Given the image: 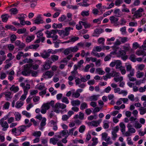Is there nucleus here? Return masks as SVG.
<instances>
[{
	"label": "nucleus",
	"mask_w": 146,
	"mask_h": 146,
	"mask_svg": "<svg viewBox=\"0 0 146 146\" xmlns=\"http://www.w3.org/2000/svg\"><path fill=\"white\" fill-rule=\"evenodd\" d=\"M32 66V64H29L25 65L23 70L21 72L22 74L25 76H29L31 72V69Z\"/></svg>",
	"instance_id": "1"
},
{
	"label": "nucleus",
	"mask_w": 146,
	"mask_h": 146,
	"mask_svg": "<svg viewBox=\"0 0 146 146\" xmlns=\"http://www.w3.org/2000/svg\"><path fill=\"white\" fill-rule=\"evenodd\" d=\"M43 21L42 19L41 15H38L36 17V19L34 20V23L35 24H39L40 23H43Z\"/></svg>",
	"instance_id": "2"
},
{
	"label": "nucleus",
	"mask_w": 146,
	"mask_h": 146,
	"mask_svg": "<svg viewBox=\"0 0 146 146\" xmlns=\"http://www.w3.org/2000/svg\"><path fill=\"white\" fill-rule=\"evenodd\" d=\"M66 107V105L64 104L59 102L57 103L55 105L54 108L56 109L61 108L63 109Z\"/></svg>",
	"instance_id": "3"
},
{
	"label": "nucleus",
	"mask_w": 146,
	"mask_h": 146,
	"mask_svg": "<svg viewBox=\"0 0 146 146\" xmlns=\"http://www.w3.org/2000/svg\"><path fill=\"white\" fill-rule=\"evenodd\" d=\"M26 127L25 125H22L18 127L17 128L18 134L20 135L21 132H24L25 130Z\"/></svg>",
	"instance_id": "4"
},
{
	"label": "nucleus",
	"mask_w": 146,
	"mask_h": 146,
	"mask_svg": "<svg viewBox=\"0 0 146 146\" xmlns=\"http://www.w3.org/2000/svg\"><path fill=\"white\" fill-rule=\"evenodd\" d=\"M54 73L53 72L47 71L43 74L42 76H48V78H51L53 76Z\"/></svg>",
	"instance_id": "5"
},
{
	"label": "nucleus",
	"mask_w": 146,
	"mask_h": 146,
	"mask_svg": "<svg viewBox=\"0 0 146 146\" xmlns=\"http://www.w3.org/2000/svg\"><path fill=\"white\" fill-rule=\"evenodd\" d=\"M40 54L42 58L45 59L48 58L50 56V54H49L48 53H47V52L45 50L44 51L43 53H40Z\"/></svg>",
	"instance_id": "6"
},
{
	"label": "nucleus",
	"mask_w": 146,
	"mask_h": 146,
	"mask_svg": "<svg viewBox=\"0 0 146 146\" xmlns=\"http://www.w3.org/2000/svg\"><path fill=\"white\" fill-rule=\"evenodd\" d=\"M9 15L8 14L2 15L1 16L2 21L3 22H6L7 21L8 18H9Z\"/></svg>",
	"instance_id": "7"
},
{
	"label": "nucleus",
	"mask_w": 146,
	"mask_h": 146,
	"mask_svg": "<svg viewBox=\"0 0 146 146\" xmlns=\"http://www.w3.org/2000/svg\"><path fill=\"white\" fill-rule=\"evenodd\" d=\"M71 104L73 106H79L80 104V101L78 100H73L71 101Z\"/></svg>",
	"instance_id": "8"
},
{
	"label": "nucleus",
	"mask_w": 146,
	"mask_h": 146,
	"mask_svg": "<svg viewBox=\"0 0 146 146\" xmlns=\"http://www.w3.org/2000/svg\"><path fill=\"white\" fill-rule=\"evenodd\" d=\"M1 126L3 127L2 130L4 131H6L9 127V125L6 121H4L3 123Z\"/></svg>",
	"instance_id": "9"
},
{
	"label": "nucleus",
	"mask_w": 146,
	"mask_h": 146,
	"mask_svg": "<svg viewBox=\"0 0 146 146\" xmlns=\"http://www.w3.org/2000/svg\"><path fill=\"white\" fill-rule=\"evenodd\" d=\"M10 90L14 92L15 93H16L19 91V88L18 86H15V85H13L10 88Z\"/></svg>",
	"instance_id": "10"
},
{
	"label": "nucleus",
	"mask_w": 146,
	"mask_h": 146,
	"mask_svg": "<svg viewBox=\"0 0 146 146\" xmlns=\"http://www.w3.org/2000/svg\"><path fill=\"white\" fill-rule=\"evenodd\" d=\"M5 27L7 29H10L14 31L17 30V29L12 25H6L5 26Z\"/></svg>",
	"instance_id": "11"
},
{
	"label": "nucleus",
	"mask_w": 146,
	"mask_h": 146,
	"mask_svg": "<svg viewBox=\"0 0 146 146\" xmlns=\"http://www.w3.org/2000/svg\"><path fill=\"white\" fill-rule=\"evenodd\" d=\"M126 54L125 51L123 50H120L117 53L118 57L123 56L125 55Z\"/></svg>",
	"instance_id": "12"
},
{
	"label": "nucleus",
	"mask_w": 146,
	"mask_h": 146,
	"mask_svg": "<svg viewBox=\"0 0 146 146\" xmlns=\"http://www.w3.org/2000/svg\"><path fill=\"white\" fill-rule=\"evenodd\" d=\"M35 36L34 35L31 36H29L27 37L26 39V41L28 42H29L33 40L34 39Z\"/></svg>",
	"instance_id": "13"
},
{
	"label": "nucleus",
	"mask_w": 146,
	"mask_h": 146,
	"mask_svg": "<svg viewBox=\"0 0 146 146\" xmlns=\"http://www.w3.org/2000/svg\"><path fill=\"white\" fill-rule=\"evenodd\" d=\"M62 27V23H59L58 24L55 23H54L52 25V27L54 29L61 28Z\"/></svg>",
	"instance_id": "14"
},
{
	"label": "nucleus",
	"mask_w": 146,
	"mask_h": 146,
	"mask_svg": "<svg viewBox=\"0 0 146 146\" xmlns=\"http://www.w3.org/2000/svg\"><path fill=\"white\" fill-rule=\"evenodd\" d=\"M15 119L16 121H19L21 119V115L20 114L19 112H15Z\"/></svg>",
	"instance_id": "15"
},
{
	"label": "nucleus",
	"mask_w": 146,
	"mask_h": 146,
	"mask_svg": "<svg viewBox=\"0 0 146 146\" xmlns=\"http://www.w3.org/2000/svg\"><path fill=\"white\" fill-rule=\"evenodd\" d=\"M120 11L119 9H116L114 11V13L115 14H117V15H116L115 16L116 17H120L121 15V14L120 13Z\"/></svg>",
	"instance_id": "16"
},
{
	"label": "nucleus",
	"mask_w": 146,
	"mask_h": 146,
	"mask_svg": "<svg viewBox=\"0 0 146 146\" xmlns=\"http://www.w3.org/2000/svg\"><path fill=\"white\" fill-rule=\"evenodd\" d=\"M18 9L16 8H12L9 10L11 14L15 15L18 13Z\"/></svg>",
	"instance_id": "17"
},
{
	"label": "nucleus",
	"mask_w": 146,
	"mask_h": 146,
	"mask_svg": "<svg viewBox=\"0 0 146 146\" xmlns=\"http://www.w3.org/2000/svg\"><path fill=\"white\" fill-rule=\"evenodd\" d=\"M58 141V139L57 138H51L50 139V143H52L54 145H55Z\"/></svg>",
	"instance_id": "18"
},
{
	"label": "nucleus",
	"mask_w": 146,
	"mask_h": 146,
	"mask_svg": "<svg viewBox=\"0 0 146 146\" xmlns=\"http://www.w3.org/2000/svg\"><path fill=\"white\" fill-rule=\"evenodd\" d=\"M134 13H135L133 15V17L135 16V18H136L140 17L142 16V14L139 12H137V11H135Z\"/></svg>",
	"instance_id": "19"
},
{
	"label": "nucleus",
	"mask_w": 146,
	"mask_h": 146,
	"mask_svg": "<svg viewBox=\"0 0 146 146\" xmlns=\"http://www.w3.org/2000/svg\"><path fill=\"white\" fill-rule=\"evenodd\" d=\"M50 58L53 62H54L58 60V56L55 55H52Z\"/></svg>",
	"instance_id": "20"
},
{
	"label": "nucleus",
	"mask_w": 146,
	"mask_h": 146,
	"mask_svg": "<svg viewBox=\"0 0 146 146\" xmlns=\"http://www.w3.org/2000/svg\"><path fill=\"white\" fill-rule=\"evenodd\" d=\"M70 31L68 27H66L65 29V33L64 34V36H68L69 34V32Z\"/></svg>",
	"instance_id": "21"
},
{
	"label": "nucleus",
	"mask_w": 146,
	"mask_h": 146,
	"mask_svg": "<svg viewBox=\"0 0 146 146\" xmlns=\"http://www.w3.org/2000/svg\"><path fill=\"white\" fill-rule=\"evenodd\" d=\"M107 75L108 76L110 77V78L111 76L114 77L116 76L117 74L114 71H113L112 72L108 73L107 74Z\"/></svg>",
	"instance_id": "22"
},
{
	"label": "nucleus",
	"mask_w": 146,
	"mask_h": 146,
	"mask_svg": "<svg viewBox=\"0 0 146 146\" xmlns=\"http://www.w3.org/2000/svg\"><path fill=\"white\" fill-rule=\"evenodd\" d=\"M26 31V29L23 28L21 29H19L18 30L17 33L19 34H23Z\"/></svg>",
	"instance_id": "23"
},
{
	"label": "nucleus",
	"mask_w": 146,
	"mask_h": 146,
	"mask_svg": "<svg viewBox=\"0 0 146 146\" xmlns=\"http://www.w3.org/2000/svg\"><path fill=\"white\" fill-rule=\"evenodd\" d=\"M17 38L16 36L15 35H11L10 37V40L11 43H13Z\"/></svg>",
	"instance_id": "24"
},
{
	"label": "nucleus",
	"mask_w": 146,
	"mask_h": 146,
	"mask_svg": "<svg viewBox=\"0 0 146 146\" xmlns=\"http://www.w3.org/2000/svg\"><path fill=\"white\" fill-rule=\"evenodd\" d=\"M86 127L85 125H82L80 127L79 129V131L80 133H83Z\"/></svg>",
	"instance_id": "25"
},
{
	"label": "nucleus",
	"mask_w": 146,
	"mask_h": 146,
	"mask_svg": "<svg viewBox=\"0 0 146 146\" xmlns=\"http://www.w3.org/2000/svg\"><path fill=\"white\" fill-rule=\"evenodd\" d=\"M98 99V97L97 95H93L90 97V100L91 101H96Z\"/></svg>",
	"instance_id": "26"
},
{
	"label": "nucleus",
	"mask_w": 146,
	"mask_h": 146,
	"mask_svg": "<svg viewBox=\"0 0 146 146\" xmlns=\"http://www.w3.org/2000/svg\"><path fill=\"white\" fill-rule=\"evenodd\" d=\"M71 52H76L78 50V48L77 46H75L74 47H70Z\"/></svg>",
	"instance_id": "27"
},
{
	"label": "nucleus",
	"mask_w": 146,
	"mask_h": 146,
	"mask_svg": "<svg viewBox=\"0 0 146 146\" xmlns=\"http://www.w3.org/2000/svg\"><path fill=\"white\" fill-rule=\"evenodd\" d=\"M135 56L134 54H132L129 57V59L132 61L135 62L136 61Z\"/></svg>",
	"instance_id": "28"
},
{
	"label": "nucleus",
	"mask_w": 146,
	"mask_h": 146,
	"mask_svg": "<svg viewBox=\"0 0 146 146\" xmlns=\"http://www.w3.org/2000/svg\"><path fill=\"white\" fill-rule=\"evenodd\" d=\"M23 56V52H19L16 56V58L17 60H19L21 59V57Z\"/></svg>",
	"instance_id": "29"
},
{
	"label": "nucleus",
	"mask_w": 146,
	"mask_h": 146,
	"mask_svg": "<svg viewBox=\"0 0 146 146\" xmlns=\"http://www.w3.org/2000/svg\"><path fill=\"white\" fill-rule=\"evenodd\" d=\"M87 108V104L86 103L84 102L81 104L80 108L81 110H84Z\"/></svg>",
	"instance_id": "30"
},
{
	"label": "nucleus",
	"mask_w": 146,
	"mask_h": 146,
	"mask_svg": "<svg viewBox=\"0 0 146 146\" xmlns=\"http://www.w3.org/2000/svg\"><path fill=\"white\" fill-rule=\"evenodd\" d=\"M46 119L44 117L42 120L40 124V126L42 127L44 126L46 124Z\"/></svg>",
	"instance_id": "31"
},
{
	"label": "nucleus",
	"mask_w": 146,
	"mask_h": 146,
	"mask_svg": "<svg viewBox=\"0 0 146 146\" xmlns=\"http://www.w3.org/2000/svg\"><path fill=\"white\" fill-rule=\"evenodd\" d=\"M137 74H136V77L137 78H140L142 77L144 75V73L143 72H140L139 71H138L137 73Z\"/></svg>",
	"instance_id": "32"
},
{
	"label": "nucleus",
	"mask_w": 146,
	"mask_h": 146,
	"mask_svg": "<svg viewBox=\"0 0 146 146\" xmlns=\"http://www.w3.org/2000/svg\"><path fill=\"white\" fill-rule=\"evenodd\" d=\"M96 71L97 72L99 73L100 75H103L105 73V72L102 70L101 68H98L96 69Z\"/></svg>",
	"instance_id": "33"
},
{
	"label": "nucleus",
	"mask_w": 146,
	"mask_h": 146,
	"mask_svg": "<svg viewBox=\"0 0 146 146\" xmlns=\"http://www.w3.org/2000/svg\"><path fill=\"white\" fill-rule=\"evenodd\" d=\"M23 104V103L22 102H19L18 101L16 103V105H15V107L18 108H21Z\"/></svg>",
	"instance_id": "34"
},
{
	"label": "nucleus",
	"mask_w": 146,
	"mask_h": 146,
	"mask_svg": "<svg viewBox=\"0 0 146 146\" xmlns=\"http://www.w3.org/2000/svg\"><path fill=\"white\" fill-rule=\"evenodd\" d=\"M89 11H83L81 12V15L83 17L88 16L89 14Z\"/></svg>",
	"instance_id": "35"
},
{
	"label": "nucleus",
	"mask_w": 146,
	"mask_h": 146,
	"mask_svg": "<svg viewBox=\"0 0 146 146\" xmlns=\"http://www.w3.org/2000/svg\"><path fill=\"white\" fill-rule=\"evenodd\" d=\"M60 133V135H62V136H64L68 133V131L67 130H64L61 131Z\"/></svg>",
	"instance_id": "36"
},
{
	"label": "nucleus",
	"mask_w": 146,
	"mask_h": 146,
	"mask_svg": "<svg viewBox=\"0 0 146 146\" xmlns=\"http://www.w3.org/2000/svg\"><path fill=\"white\" fill-rule=\"evenodd\" d=\"M144 51L143 50H139L137 51L136 54L138 56L143 55L144 54Z\"/></svg>",
	"instance_id": "37"
},
{
	"label": "nucleus",
	"mask_w": 146,
	"mask_h": 146,
	"mask_svg": "<svg viewBox=\"0 0 146 146\" xmlns=\"http://www.w3.org/2000/svg\"><path fill=\"white\" fill-rule=\"evenodd\" d=\"M62 101L67 104H68L69 103V101L67 98L65 97H63Z\"/></svg>",
	"instance_id": "38"
},
{
	"label": "nucleus",
	"mask_w": 146,
	"mask_h": 146,
	"mask_svg": "<svg viewBox=\"0 0 146 146\" xmlns=\"http://www.w3.org/2000/svg\"><path fill=\"white\" fill-rule=\"evenodd\" d=\"M80 94L78 92H76L75 93H73L72 94V96L73 98H78L80 96Z\"/></svg>",
	"instance_id": "39"
},
{
	"label": "nucleus",
	"mask_w": 146,
	"mask_h": 146,
	"mask_svg": "<svg viewBox=\"0 0 146 146\" xmlns=\"http://www.w3.org/2000/svg\"><path fill=\"white\" fill-rule=\"evenodd\" d=\"M50 65L48 63L46 64V63L45 62L44 64L43 65V68L45 70L49 69L50 68Z\"/></svg>",
	"instance_id": "40"
},
{
	"label": "nucleus",
	"mask_w": 146,
	"mask_h": 146,
	"mask_svg": "<svg viewBox=\"0 0 146 146\" xmlns=\"http://www.w3.org/2000/svg\"><path fill=\"white\" fill-rule=\"evenodd\" d=\"M22 114L28 117H30L31 116V115L28 112L26 111H23L22 112Z\"/></svg>",
	"instance_id": "41"
},
{
	"label": "nucleus",
	"mask_w": 146,
	"mask_h": 146,
	"mask_svg": "<svg viewBox=\"0 0 146 146\" xmlns=\"http://www.w3.org/2000/svg\"><path fill=\"white\" fill-rule=\"evenodd\" d=\"M70 48H66L64 50V53L66 55H68L71 52Z\"/></svg>",
	"instance_id": "42"
},
{
	"label": "nucleus",
	"mask_w": 146,
	"mask_h": 146,
	"mask_svg": "<svg viewBox=\"0 0 146 146\" xmlns=\"http://www.w3.org/2000/svg\"><path fill=\"white\" fill-rule=\"evenodd\" d=\"M140 111V114L141 115H143L145 113V108H144L143 107H141L139 109Z\"/></svg>",
	"instance_id": "43"
},
{
	"label": "nucleus",
	"mask_w": 146,
	"mask_h": 146,
	"mask_svg": "<svg viewBox=\"0 0 146 146\" xmlns=\"http://www.w3.org/2000/svg\"><path fill=\"white\" fill-rule=\"evenodd\" d=\"M102 139L106 141V139L107 138L108 136L107 133L105 132L104 133L102 134Z\"/></svg>",
	"instance_id": "44"
},
{
	"label": "nucleus",
	"mask_w": 146,
	"mask_h": 146,
	"mask_svg": "<svg viewBox=\"0 0 146 146\" xmlns=\"http://www.w3.org/2000/svg\"><path fill=\"white\" fill-rule=\"evenodd\" d=\"M115 17L114 16H111L110 17V19L111 21V23H115L116 22Z\"/></svg>",
	"instance_id": "45"
},
{
	"label": "nucleus",
	"mask_w": 146,
	"mask_h": 146,
	"mask_svg": "<svg viewBox=\"0 0 146 146\" xmlns=\"http://www.w3.org/2000/svg\"><path fill=\"white\" fill-rule=\"evenodd\" d=\"M66 16L64 15H62L61 17L58 18V21L60 22L64 21Z\"/></svg>",
	"instance_id": "46"
},
{
	"label": "nucleus",
	"mask_w": 146,
	"mask_h": 146,
	"mask_svg": "<svg viewBox=\"0 0 146 146\" xmlns=\"http://www.w3.org/2000/svg\"><path fill=\"white\" fill-rule=\"evenodd\" d=\"M41 134V132L40 131H36L33 134V135L34 136H37V137H40Z\"/></svg>",
	"instance_id": "47"
},
{
	"label": "nucleus",
	"mask_w": 146,
	"mask_h": 146,
	"mask_svg": "<svg viewBox=\"0 0 146 146\" xmlns=\"http://www.w3.org/2000/svg\"><path fill=\"white\" fill-rule=\"evenodd\" d=\"M103 31V29H96L95 30V33L97 34H100L102 33Z\"/></svg>",
	"instance_id": "48"
},
{
	"label": "nucleus",
	"mask_w": 146,
	"mask_h": 146,
	"mask_svg": "<svg viewBox=\"0 0 146 146\" xmlns=\"http://www.w3.org/2000/svg\"><path fill=\"white\" fill-rule=\"evenodd\" d=\"M116 133V132L114 131H112V134L113 135L112 139L113 140H115L117 137V135Z\"/></svg>",
	"instance_id": "49"
},
{
	"label": "nucleus",
	"mask_w": 146,
	"mask_h": 146,
	"mask_svg": "<svg viewBox=\"0 0 146 146\" xmlns=\"http://www.w3.org/2000/svg\"><path fill=\"white\" fill-rule=\"evenodd\" d=\"M117 63L115 65V68L116 69L119 68H120L121 65V62L119 60H117Z\"/></svg>",
	"instance_id": "50"
},
{
	"label": "nucleus",
	"mask_w": 146,
	"mask_h": 146,
	"mask_svg": "<svg viewBox=\"0 0 146 146\" xmlns=\"http://www.w3.org/2000/svg\"><path fill=\"white\" fill-rule=\"evenodd\" d=\"M67 7L69 9H77V6L76 5H68Z\"/></svg>",
	"instance_id": "51"
},
{
	"label": "nucleus",
	"mask_w": 146,
	"mask_h": 146,
	"mask_svg": "<svg viewBox=\"0 0 146 146\" xmlns=\"http://www.w3.org/2000/svg\"><path fill=\"white\" fill-rule=\"evenodd\" d=\"M10 104L9 102H7L3 105L5 109H8L9 108Z\"/></svg>",
	"instance_id": "52"
},
{
	"label": "nucleus",
	"mask_w": 146,
	"mask_h": 146,
	"mask_svg": "<svg viewBox=\"0 0 146 146\" xmlns=\"http://www.w3.org/2000/svg\"><path fill=\"white\" fill-rule=\"evenodd\" d=\"M19 15L20 16L19 17H18L17 18L19 20H22L23 19H24L25 17L24 16V15L23 14H21L18 15Z\"/></svg>",
	"instance_id": "53"
},
{
	"label": "nucleus",
	"mask_w": 146,
	"mask_h": 146,
	"mask_svg": "<svg viewBox=\"0 0 146 146\" xmlns=\"http://www.w3.org/2000/svg\"><path fill=\"white\" fill-rule=\"evenodd\" d=\"M133 47H135L136 48H141V47L139 46V44L137 42H135L133 44Z\"/></svg>",
	"instance_id": "54"
},
{
	"label": "nucleus",
	"mask_w": 146,
	"mask_h": 146,
	"mask_svg": "<svg viewBox=\"0 0 146 146\" xmlns=\"http://www.w3.org/2000/svg\"><path fill=\"white\" fill-rule=\"evenodd\" d=\"M111 55L110 54L108 55L104 58V61L106 62L110 60L111 59Z\"/></svg>",
	"instance_id": "55"
},
{
	"label": "nucleus",
	"mask_w": 146,
	"mask_h": 146,
	"mask_svg": "<svg viewBox=\"0 0 146 146\" xmlns=\"http://www.w3.org/2000/svg\"><path fill=\"white\" fill-rule=\"evenodd\" d=\"M99 124V123L98 122L96 121H92V126L94 127H97Z\"/></svg>",
	"instance_id": "56"
},
{
	"label": "nucleus",
	"mask_w": 146,
	"mask_h": 146,
	"mask_svg": "<svg viewBox=\"0 0 146 146\" xmlns=\"http://www.w3.org/2000/svg\"><path fill=\"white\" fill-rule=\"evenodd\" d=\"M79 39V38L78 37H72L71 38L70 40H71V42H74L77 40Z\"/></svg>",
	"instance_id": "57"
},
{
	"label": "nucleus",
	"mask_w": 146,
	"mask_h": 146,
	"mask_svg": "<svg viewBox=\"0 0 146 146\" xmlns=\"http://www.w3.org/2000/svg\"><path fill=\"white\" fill-rule=\"evenodd\" d=\"M75 128L76 127L70 129L69 131V132H68V133H67L68 135H72L73 131Z\"/></svg>",
	"instance_id": "58"
},
{
	"label": "nucleus",
	"mask_w": 146,
	"mask_h": 146,
	"mask_svg": "<svg viewBox=\"0 0 146 146\" xmlns=\"http://www.w3.org/2000/svg\"><path fill=\"white\" fill-rule=\"evenodd\" d=\"M82 25L84 26V28L86 29L90 27V24L87 23L86 22L82 23Z\"/></svg>",
	"instance_id": "59"
},
{
	"label": "nucleus",
	"mask_w": 146,
	"mask_h": 146,
	"mask_svg": "<svg viewBox=\"0 0 146 146\" xmlns=\"http://www.w3.org/2000/svg\"><path fill=\"white\" fill-rule=\"evenodd\" d=\"M134 70L133 69L131 70V71H130V73L129 74H128L127 75V76L129 77V76H133L134 75Z\"/></svg>",
	"instance_id": "60"
},
{
	"label": "nucleus",
	"mask_w": 146,
	"mask_h": 146,
	"mask_svg": "<svg viewBox=\"0 0 146 146\" xmlns=\"http://www.w3.org/2000/svg\"><path fill=\"white\" fill-rule=\"evenodd\" d=\"M45 62L46 63V64L48 63L50 65H51L52 63V61L51 59V58L50 57L48 58L46 60V61Z\"/></svg>",
	"instance_id": "61"
},
{
	"label": "nucleus",
	"mask_w": 146,
	"mask_h": 146,
	"mask_svg": "<svg viewBox=\"0 0 146 146\" xmlns=\"http://www.w3.org/2000/svg\"><path fill=\"white\" fill-rule=\"evenodd\" d=\"M31 73L32 76L34 77H36L38 74V72L35 71H32L31 70Z\"/></svg>",
	"instance_id": "62"
},
{
	"label": "nucleus",
	"mask_w": 146,
	"mask_h": 146,
	"mask_svg": "<svg viewBox=\"0 0 146 146\" xmlns=\"http://www.w3.org/2000/svg\"><path fill=\"white\" fill-rule=\"evenodd\" d=\"M76 24V23L74 21H70L68 22V24L69 26L74 27Z\"/></svg>",
	"instance_id": "63"
},
{
	"label": "nucleus",
	"mask_w": 146,
	"mask_h": 146,
	"mask_svg": "<svg viewBox=\"0 0 146 146\" xmlns=\"http://www.w3.org/2000/svg\"><path fill=\"white\" fill-rule=\"evenodd\" d=\"M120 21L121 22L120 23V25H125L126 23V21L124 19V18H123L121 19L120 20Z\"/></svg>",
	"instance_id": "64"
}]
</instances>
